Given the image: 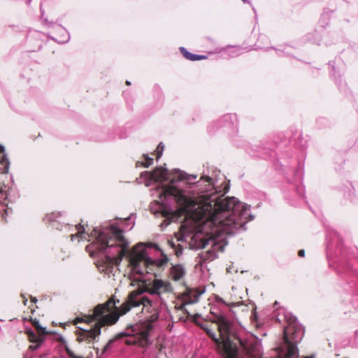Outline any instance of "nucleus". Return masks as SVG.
<instances>
[{"mask_svg": "<svg viewBox=\"0 0 358 358\" xmlns=\"http://www.w3.org/2000/svg\"><path fill=\"white\" fill-rule=\"evenodd\" d=\"M32 325L34 327L36 334L31 330L27 331V335L31 342H43V336L47 334L45 328L41 326L38 320H32Z\"/></svg>", "mask_w": 358, "mask_h": 358, "instance_id": "9", "label": "nucleus"}, {"mask_svg": "<svg viewBox=\"0 0 358 358\" xmlns=\"http://www.w3.org/2000/svg\"><path fill=\"white\" fill-rule=\"evenodd\" d=\"M27 299H24V301H23L24 305H26V304H27Z\"/></svg>", "mask_w": 358, "mask_h": 358, "instance_id": "36", "label": "nucleus"}, {"mask_svg": "<svg viewBox=\"0 0 358 358\" xmlns=\"http://www.w3.org/2000/svg\"><path fill=\"white\" fill-rule=\"evenodd\" d=\"M180 51L181 54L183 55V57L189 61H198V60L205 59L207 58V57L205 55H199L191 53V52H188L187 50V49L185 48L184 47H180Z\"/></svg>", "mask_w": 358, "mask_h": 358, "instance_id": "13", "label": "nucleus"}, {"mask_svg": "<svg viewBox=\"0 0 358 358\" xmlns=\"http://www.w3.org/2000/svg\"><path fill=\"white\" fill-rule=\"evenodd\" d=\"M134 246H139V247H141V246H158V245H157L156 243L139 242V243H136V245H134Z\"/></svg>", "mask_w": 358, "mask_h": 358, "instance_id": "21", "label": "nucleus"}, {"mask_svg": "<svg viewBox=\"0 0 358 358\" xmlns=\"http://www.w3.org/2000/svg\"><path fill=\"white\" fill-rule=\"evenodd\" d=\"M211 313L214 315L213 322L217 325L220 338H217L209 330L207 334L215 341L217 350L224 358H239L238 345L247 358H262V345L256 338L250 336L243 339L239 337L233 330L232 322L224 315Z\"/></svg>", "mask_w": 358, "mask_h": 358, "instance_id": "3", "label": "nucleus"}, {"mask_svg": "<svg viewBox=\"0 0 358 358\" xmlns=\"http://www.w3.org/2000/svg\"><path fill=\"white\" fill-rule=\"evenodd\" d=\"M31 300H32V301H33V302H34V303L37 301V299H36V298H35V297H31Z\"/></svg>", "mask_w": 358, "mask_h": 358, "instance_id": "30", "label": "nucleus"}, {"mask_svg": "<svg viewBox=\"0 0 358 358\" xmlns=\"http://www.w3.org/2000/svg\"><path fill=\"white\" fill-rule=\"evenodd\" d=\"M57 31L61 34V36L59 37L53 38L54 40H55L59 43H64L69 41L70 36L66 29H65L62 27L59 26L57 27Z\"/></svg>", "mask_w": 358, "mask_h": 358, "instance_id": "15", "label": "nucleus"}, {"mask_svg": "<svg viewBox=\"0 0 358 358\" xmlns=\"http://www.w3.org/2000/svg\"><path fill=\"white\" fill-rule=\"evenodd\" d=\"M99 248L103 250V252H105V249H106L107 248L102 247V248Z\"/></svg>", "mask_w": 358, "mask_h": 358, "instance_id": "34", "label": "nucleus"}, {"mask_svg": "<svg viewBox=\"0 0 358 358\" xmlns=\"http://www.w3.org/2000/svg\"><path fill=\"white\" fill-rule=\"evenodd\" d=\"M36 344L35 345H31L29 346V349L31 351H34V350H36L40 345V344L42 343V342H35Z\"/></svg>", "mask_w": 358, "mask_h": 358, "instance_id": "24", "label": "nucleus"}, {"mask_svg": "<svg viewBox=\"0 0 358 358\" xmlns=\"http://www.w3.org/2000/svg\"><path fill=\"white\" fill-rule=\"evenodd\" d=\"M148 290L151 294L159 296L163 293H169L172 291L171 285L160 279H155L148 285Z\"/></svg>", "mask_w": 358, "mask_h": 358, "instance_id": "8", "label": "nucleus"}, {"mask_svg": "<svg viewBox=\"0 0 358 358\" xmlns=\"http://www.w3.org/2000/svg\"><path fill=\"white\" fill-rule=\"evenodd\" d=\"M145 157V162L143 163V166L144 167H149L153 162V159L151 157H149L148 155H144Z\"/></svg>", "mask_w": 358, "mask_h": 358, "instance_id": "18", "label": "nucleus"}, {"mask_svg": "<svg viewBox=\"0 0 358 358\" xmlns=\"http://www.w3.org/2000/svg\"><path fill=\"white\" fill-rule=\"evenodd\" d=\"M231 117V115H226V116H224V118L227 119L228 117Z\"/></svg>", "mask_w": 358, "mask_h": 358, "instance_id": "38", "label": "nucleus"}, {"mask_svg": "<svg viewBox=\"0 0 358 358\" xmlns=\"http://www.w3.org/2000/svg\"><path fill=\"white\" fill-rule=\"evenodd\" d=\"M62 215V212L60 211H56L52 212L50 214H47L45 216V219L49 222H55L57 220V218L60 217Z\"/></svg>", "mask_w": 358, "mask_h": 358, "instance_id": "16", "label": "nucleus"}, {"mask_svg": "<svg viewBox=\"0 0 358 358\" xmlns=\"http://www.w3.org/2000/svg\"><path fill=\"white\" fill-rule=\"evenodd\" d=\"M244 3H250L249 0H241Z\"/></svg>", "mask_w": 358, "mask_h": 358, "instance_id": "32", "label": "nucleus"}, {"mask_svg": "<svg viewBox=\"0 0 358 358\" xmlns=\"http://www.w3.org/2000/svg\"><path fill=\"white\" fill-rule=\"evenodd\" d=\"M190 248H191V249H193L194 248H193V247H191Z\"/></svg>", "mask_w": 358, "mask_h": 358, "instance_id": "39", "label": "nucleus"}, {"mask_svg": "<svg viewBox=\"0 0 358 358\" xmlns=\"http://www.w3.org/2000/svg\"><path fill=\"white\" fill-rule=\"evenodd\" d=\"M151 301L139 294L131 292L128 300L123 303L120 308L116 306L115 301L110 299L106 303L99 304L94 307L93 313L85 315L87 323L95 322L90 329L80 328V332L78 334V341L81 342L87 341L91 342L96 340L101 334V327L115 324L120 315H124L130 310L131 307H137L143 304L144 306L150 304Z\"/></svg>", "mask_w": 358, "mask_h": 358, "instance_id": "2", "label": "nucleus"}, {"mask_svg": "<svg viewBox=\"0 0 358 358\" xmlns=\"http://www.w3.org/2000/svg\"><path fill=\"white\" fill-rule=\"evenodd\" d=\"M76 233L71 234L72 242L77 241L80 243L85 241L99 246H129L131 242L124 236L123 231L114 224L107 226L96 227L90 234L85 233V228L81 224L75 226Z\"/></svg>", "mask_w": 358, "mask_h": 358, "instance_id": "4", "label": "nucleus"}, {"mask_svg": "<svg viewBox=\"0 0 358 358\" xmlns=\"http://www.w3.org/2000/svg\"><path fill=\"white\" fill-rule=\"evenodd\" d=\"M171 246H176V245H175L174 243L171 242ZM177 246L180 247L181 245L180 244H178Z\"/></svg>", "mask_w": 358, "mask_h": 358, "instance_id": "29", "label": "nucleus"}, {"mask_svg": "<svg viewBox=\"0 0 358 358\" xmlns=\"http://www.w3.org/2000/svg\"><path fill=\"white\" fill-rule=\"evenodd\" d=\"M185 274V268L180 264L173 266L171 268V275L172 279L178 281L180 280Z\"/></svg>", "mask_w": 358, "mask_h": 358, "instance_id": "12", "label": "nucleus"}, {"mask_svg": "<svg viewBox=\"0 0 358 358\" xmlns=\"http://www.w3.org/2000/svg\"><path fill=\"white\" fill-rule=\"evenodd\" d=\"M219 248L220 249V251H221L222 252H224V248H223V247H221V248Z\"/></svg>", "mask_w": 358, "mask_h": 358, "instance_id": "35", "label": "nucleus"}, {"mask_svg": "<svg viewBox=\"0 0 358 358\" xmlns=\"http://www.w3.org/2000/svg\"><path fill=\"white\" fill-rule=\"evenodd\" d=\"M164 148V145L162 143H160L157 148V158H159L162 155V152Z\"/></svg>", "mask_w": 358, "mask_h": 358, "instance_id": "19", "label": "nucleus"}, {"mask_svg": "<svg viewBox=\"0 0 358 358\" xmlns=\"http://www.w3.org/2000/svg\"><path fill=\"white\" fill-rule=\"evenodd\" d=\"M82 321H83V319L78 317V318L76 319V320L74 322V324H77L78 322H82Z\"/></svg>", "mask_w": 358, "mask_h": 358, "instance_id": "27", "label": "nucleus"}, {"mask_svg": "<svg viewBox=\"0 0 358 358\" xmlns=\"http://www.w3.org/2000/svg\"><path fill=\"white\" fill-rule=\"evenodd\" d=\"M298 255L301 257H304L305 256V250H299L298 252Z\"/></svg>", "mask_w": 358, "mask_h": 358, "instance_id": "26", "label": "nucleus"}, {"mask_svg": "<svg viewBox=\"0 0 358 358\" xmlns=\"http://www.w3.org/2000/svg\"><path fill=\"white\" fill-rule=\"evenodd\" d=\"M175 249V255L178 257L182 255V248H174Z\"/></svg>", "mask_w": 358, "mask_h": 358, "instance_id": "25", "label": "nucleus"}, {"mask_svg": "<svg viewBox=\"0 0 358 358\" xmlns=\"http://www.w3.org/2000/svg\"><path fill=\"white\" fill-rule=\"evenodd\" d=\"M85 248H86V250H87L88 252H90V253H91V252H91V250H89V248H90L86 247Z\"/></svg>", "mask_w": 358, "mask_h": 358, "instance_id": "33", "label": "nucleus"}, {"mask_svg": "<svg viewBox=\"0 0 358 358\" xmlns=\"http://www.w3.org/2000/svg\"><path fill=\"white\" fill-rule=\"evenodd\" d=\"M10 162L4 152V148L0 145V173H6L8 171Z\"/></svg>", "mask_w": 358, "mask_h": 358, "instance_id": "11", "label": "nucleus"}, {"mask_svg": "<svg viewBox=\"0 0 358 358\" xmlns=\"http://www.w3.org/2000/svg\"><path fill=\"white\" fill-rule=\"evenodd\" d=\"M152 327L153 326L151 322H143L127 328L124 332L120 333L114 338L108 341L107 344L103 348L101 354L98 355V356L99 357L107 356L115 341L123 338H127L125 340L127 345H138L141 347H145L150 344L149 336ZM97 354H99L98 349Z\"/></svg>", "mask_w": 358, "mask_h": 358, "instance_id": "6", "label": "nucleus"}, {"mask_svg": "<svg viewBox=\"0 0 358 358\" xmlns=\"http://www.w3.org/2000/svg\"><path fill=\"white\" fill-rule=\"evenodd\" d=\"M66 352L68 355L71 358H82L81 357L76 356L71 350L69 349H66Z\"/></svg>", "mask_w": 358, "mask_h": 358, "instance_id": "23", "label": "nucleus"}, {"mask_svg": "<svg viewBox=\"0 0 358 358\" xmlns=\"http://www.w3.org/2000/svg\"><path fill=\"white\" fill-rule=\"evenodd\" d=\"M152 320H157V315H153L152 316Z\"/></svg>", "mask_w": 358, "mask_h": 358, "instance_id": "31", "label": "nucleus"}, {"mask_svg": "<svg viewBox=\"0 0 358 358\" xmlns=\"http://www.w3.org/2000/svg\"><path fill=\"white\" fill-rule=\"evenodd\" d=\"M217 258L216 252L213 248H210L206 251L201 252L198 254L196 257V261L201 265L203 263L210 262Z\"/></svg>", "mask_w": 358, "mask_h": 358, "instance_id": "10", "label": "nucleus"}, {"mask_svg": "<svg viewBox=\"0 0 358 358\" xmlns=\"http://www.w3.org/2000/svg\"><path fill=\"white\" fill-rule=\"evenodd\" d=\"M288 324L283 332V345L279 348V358H298L296 344L299 343L304 334V329L299 324L296 317L291 314L285 315Z\"/></svg>", "mask_w": 358, "mask_h": 358, "instance_id": "7", "label": "nucleus"}, {"mask_svg": "<svg viewBox=\"0 0 358 358\" xmlns=\"http://www.w3.org/2000/svg\"><path fill=\"white\" fill-rule=\"evenodd\" d=\"M220 52H223L227 55L229 57H235L241 53V49L238 46H227L222 48Z\"/></svg>", "mask_w": 358, "mask_h": 358, "instance_id": "14", "label": "nucleus"}, {"mask_svg": "<svg viewBox=\"0 0 358 358\" xmlns=\"http://www.w3.org/2000/svg\"><path fill=\"white\" fill-rule=\"evenodd\" d=\"M132 215H131L129 217L124 219V222L125 225L124 226L126 229H131L134 226V221L132 220Z\"/></svg>", "mask_w": 358, "mask_h": 358, "instance_id": "17", "label": "nucleus"}, {"mask_svg": "<svg viewBox=\"0 0 358 358\" xmlns=\"http://www.w3.org/2000/svg\"><path fill=\"white\" fill-rule=\"evenodd\" d=\"M31 358H34V357H31Z\"/></svg>", "mask_w": 358, "mask_h": 358, "instance_id": "40", "label": "nucleus"}, {"mask_svg": "<svg viewBox=\"0 0 358 358\" xmlns=\"http://www.w3.org/2000/svg\"><path fill=\"white\" fill-rule=\"evenodd\" d=\"M217 301H220L222 303H224L223 300L220 297H217Z\"/></svg>", "mask_w": 358, "mask_h": 358, "instance_id": "28", "label": "nucleus"}, {"mask_svg": "<svg viewBox=\"0 0 358 358\" xmlns=\"http://www.w3.org/2000/svg\"><path fill=\"white\" fill-rule=\"evenodd\" d=\"M139 248H121L117 256L105 255L106 262L109 264L119 265L123 258H126L132 265L134 269L139 273L140 264L143 263L147 268L151 269L152 266L162 268L168 263L169 259L162 253V257L158 259H152L148 257L145 250H138Z\"/></svg>", "mask_w": 358, "mask_h": 358, "instance_id": "5", "label": "nucleus"}, {"mask_svg": "<svg viewBox=\"0 0 358 358\" xmlns=\"http://www.w3.org/2000/svg\"><path fill=\"white\" fill-rule=\"evenodd\" d=\"M290 48H291L290 47H288V46H287V47H286V48H285V50H278V51L280 52H278V55H279L280 56H283V55L288 56V55H289L290 52H289V50Z\"/></svg>", "mask_w": 358, "mask_h": 358, "instance_id": "20", "label": "nucleus"}, {"mask_svg": "<svg viewBox=\"0 0 358 358\" xmlns=\"http://www.w3.org/2000/svg\"><path fill=\"white\" fill-rule=\"evenodd\" d=\"M126 84H127V85H131V83H130L129 81H127V82H126Z\"/></svg>", "mask_w": 358, "mask_h": 358, "instance_id": "37", "label": "nucleus"}, {"mask_svg": "<svg viewBox=\"0 0 358 358\" xmlns=\"http://www.w3.org/2000/svg\"><path fill=\"white\" fill-rule=\"evenodd\" d=\"M141 178L146 186L159 182L155 191L159 199L151 203L150 210L169 220L166 226L184 216L175 237L177 241L194 240L189 246H227L229 238L245 230V224L254 219L248 204L234 197L222 198L227 189L218 195L222 190L211 176H203L192 183L196 175L158 167L141 173Z\"/></svg>", "mask_w": 358, "mask_h": 358, "instance_id": "1", "label": "nucleus"}, {"mask_svg": "<svg viewBox=\"0 0 358 358\" xmlns=\"http://www.w3.org/2000/svg\"><path fill=\"white\" fill-rule=\"evenodd\" d=\"M199 300V296L194 295V299H192L191 296H189L187 303H194L197 302Z\"/></svg>", "mask_w": 358, "mask_h": 358, "instance_id": "22", "label": "nucleus"}]
</instances>
